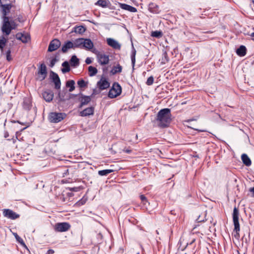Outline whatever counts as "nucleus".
I'll return each instance as SVG.
<instances>
[{
  "label": "nucleus",
  "instance_id": "13",
  "mask_svg": "<svg viewBox=\"0 0 254 254\" xmlns=\"http://www.w3.org/2000/svg\"><path fill=\"white\" fill-rule=\"evenodd\" d=\"M79 95H80L78 99L79 101L80 102L79 108H81L83 106L87 105L91 101L90 96L84 95L81 93H80Z\"/></svg>",
  "mask_w": 254,
  "mask_h": 254
},
{
  "label": "nucleus",
  "instance_id": "38",
  "mask_svg": "<svg viewBox=\"0 0 254 254\" xmlns=\"http://www.w3.org/2000/svg\"><path fill=\"white\" fill-rule=\"evenodd\" d=\"M74 171L72 168L66 169L64 172L63 173V177H64L68 175H70L71 177L73 176Z\"/></svg>",
  "mask_w": 254,
  "mask_h": 254
},
{
  "label": "nucleus",
  "instance_id": "35",
  "mask_svg": "<svg viewBox=\"0 0 254 254\" xmlns=\"http://www.w3.org/2000/svg\"><path fill=\"white\" fill-rule=\"evenodd\" d=\"M122 71V66L119 64L116 66H114L112 69L111 70V73L113 74H115L117 73H120Z\"/></svg>",
  "mask_w": 254,
  "mask_h": 254
},
{
  "label": "nucleus",
  "instance_id": "7",
  "mask_svg": "<svg viewBox=\"0 0 254 254\" xmlns=\"http://www.w3.org/2000/svg\"><path fill=\"white\" fill-rule=\"evenodd\" d=\"M71 225L68 222H58L54 226V230L56 232H65L68 231Z\"/></svg>",
  "mask_w": 254,
  "mask_h": 254
},
{
  "label": "nucleus",
  "instance_id": "21",
  "mask_svg": "<svg viewBox=\"0 0 254 254\" xmlns=\"http://www.w3.org/2000/svg\"><path fill=\"white\" fill-rule=\"evenodd\" d=\"M94 111V107H90L87 108L80 112V115L81 117H86L93 115Z\"/></svg>",
  "mask_w": 254,
  "mask_h": 254
},
{
  "label": "nucleus",
  "instance_id": "63",
  "mask_svg": "<svg viewBox=\"0 0 254 254\" xmlns=\"http://www.w3.org/2000/svg\"><path fill=\"white\" fill-rule=\"evenodd\" d=\"M197 220H198V222H201V221H203V220H199V218H198Z\"/></svg>",
  "mask_w": 254,
  "mask_h": 254
},
{
  "label": "nucleus",
  "instance_id": "3",
  "mask_svg": "<svg viewBox=\"0 0 254 254\" xmlns=\"http://www.w3.org/2000/svg\"><path fill=\"white\" fill-rule=\"evenodd\" d=\"M92 52L96 55L97 62L100 65H104L109 64V56L104 52H100L96 49H94Z\"/></svg>",
  "mask_w": 254,
  "mask_h": 254
},
{
  "label": "nucleus",
  "instance_id": "34",
  "mask_svg": "<svg viewBox=\"0 0 254 254\" xmlns=\"http://www.w3.org/2000/svg\"><path fill=\"white\" fill-rule=\"evenodd\" d=\"M149 10L153 13H158V6L153 3H150L149 4Z\"/></svg>",
  "mask_w": 254,
  "mask_h": 254
},
{
  "label": "nucleus",
  "instance_id": "60",
  "mask_svg": "<svg viewBox=\"0 0 254 254\" xmlns=\"http://www.w3.org/2000/svg\"><path fill=\"white\" fill-rule=\"evenodd\" d=\"M12 123H18L19 124H21V123L19 122V121H11Z\"/></svg>",
  "mask_w": 254,
  "mask_h": 254
},
{
  "label": "nucleus",
  "instance_id": "6",
  "mask_svg": "<svg viewBox=\"0 0 254 254\" xmlns=\"http://www.w3.org/2000/svg\"><path fill=\"white\" fill-rule=\"evenodd\" d=\"M122 93V87L118 82H114L108 93V97L114 98L120 95Z\"/></svg>",
  "mask_w": 254,
  "mask_h": 254
},
{
  "label": "nucleus",
  "instance_id": "2",
  "mask_svg": "<svg viewBox=\"0 0 254 254\" xmlns=\"http://www.w3.org/2000/svg\"><path fill=\"white\" fill-rule=\"evenodd\" d=\"M18 25L14 20H9V18H5L4 20L2 21V26L1 30L5 36H8L12 30L15 29Z\"/></svg>",
  "mask_w": 254,
  "mask_h": 254
},
{
  "label": "nucleus",
  "instance_id": "16",
  "mask_svg": "<svg viewBox=\"0 0 254 254\" xmlns=\"http://www.w3.org/2000/svg\"><path fill=\"white\" fill-rule=\"evenodd\" d=\"M15 37L17 40L21 41L23 43H26L30 40V35L28 34L18 33L16 34Z\"/></svg>",
  "mask_w": 254,
  "mask_h": 254
},
{
  "label": "nucleus",
  "instance_id": "24",
  "mask_svg": "<svg viewBox=\"0 0 254 254\" xmlns=\"http://www.w3.org/2000/svg\"><path fill=\"white\" fill-rule=\"evenodd\" d=\"M242 160L243 163L247 166H251L252 164L251 160L246 154H243L241 156Z\"/></svg>",
  "mask_w": 254,
  "mask_h": 254
},
{
  "label": "nucleus",
  "instance_id": "62",
  "mask_svg": "<svg viewBox=\"0 0 254 254\" xmlns=\"http://www.w3.org/2000/svg\"><path fill=\"white\" fill-rule=\"evenodd\" d=\"M250 35H251V37H254V32H253L252 33H251Z\"/></svg>",
  "mask_w": 254,
  "mask_h": 254
},
{
  "label": "nucleus",
  "instance_id": "14",
  "mask_svg": "<svg viewBox=\"0 0 254 254\" xmlns=\"http://www.w3.org/2000/svg\"><path fill=\"white\" fill-rule=\"evenodd\" d=\"M38 74L39 75V78L40 80L42 81L45 79L47 75V67L44 64H42L39 67L38 71Z\"/></svg>",
  "mask_w": 254,
  "mask_h": 254
},
{
  "label": "nucleus",
  "instance_id": "44",
  "mask_svg": "<svg viewBox=\"0 0 254 254\" xmlns=\"http://www.w3.org/2000/svg\"><path fill=\"white\" fill-rule=\"evenodd\" d=\"M6 58L7 61L10 62L12 60L11 56V50L9 49L6 52Z\"/></svg>",
  "mask_w": 254,
  "mask_h": 254
},
{
  "label": "nucleus",
  "instance_id": "28",
  "mask_svg": "<svg viewBox=\"0 0 254 254\" xmlns=\"http://www.w3.org/2000/svg\"><path fill=\"white\" fill-rule=\"evenodd\" d=\"M70 63L71 66L76 67L79 64V59L77 58L75 55H73L70 60Z\"/></svg>",
  "mask_w": 254,
  "mask_h": 254
},
{
  "label": "nucleus",
  "instance_id": "17",
  "mask_svg": "<svg viewBox=\"0 0 254 254\" xmlns=\"http://www.w3.org/2000/svg\"><path fill=\"white\" fill-rule=\"evenodd\" d=\"M93 43L90 39L84 38L82 49H84L87 50H91L92 51L94 49H93Z\"/></svg>",
  "mask_w": 254,
  "mask_h": 254
},
{
  "label": "nucleus",
  "instance_id": "10",
  "mask_svg": "<svg viewBox=\"0 0 254 254\" xmlns=\"http://www.w3.org/2000/svg\"><path fill=\"white\" fill-rule=\"evenodd\" d=\"M61 43L58 39H55L52 40L49 45L48 52H53L57 50L61 46Z\"/></svg>",
  "mask_w": 254,
  "mask_h": 254
},
{
  "label": "nucleus",
  "instance_id": "36",
  "mask_svg": "<svg viewBox=\"0 0 254 254\" xmlns=\"http://www.w3.org/2000/svg\"><path fill=\"white\" fill-rule=\"evenodd\" d=\"M88 72H89V75L90 76H93L97 73L98 70L97 69L92 66H89L88 67Z\"/></svg>",
  "mask_w": 254,
  "mask_h": 254
},
{
  "label": "nucleus",
  "instance_id": "5",
  "mask_svg": "<svg viewBox=\"0 0 254 254\" xmlns=\"http://www.w3.org/2000/svg\"><path fill=\"white\" fill-rule=\"evenodd\" d=\"M66 116L64 113L52 112L49 114L48 119L51 123H58L64 120Z\"/></svg>",
  "mask_w": 254,
  "mask_h": 254
},
{
  "label": "nucleus",
  "instance_id": "1",
  "mask_svg": "<svg viewBox=\"0 0 254 254\" xmlns=\"http://www.w3.org/2000/svg\"><path fill=\"white\" fill-rule=\"evenodd\" d=\"M171 110L168 108H164L160 110L157 113L156 121L158 126L161 128L168 127L171 122Z\"/></svg>",
  "mask_w": 254,
  "mask_h": 254
},
{
  "label": "nucleus",
  "instance_id": "30",
  "mask_svg": "<svg viewBox=\"0 0 254 254\" xmlns=\"http://www.w3.org/2000/svg\"><path fill=\"white\" fill-rule=\"evenodd\" d=\"M22 107L25 110H29L31 109V103L29 99L26 98L24 99Z\"/></svg>",
  "mask_w": 254,
  "mask_h": 254
},
{
  "label": "nucleus",
  "instance_id": "52",
  "mask_svg": "<svg viewBox=\"0 0 254 254\" xmlns=\"http://www.w3.org/2000/svg\"><path fill=\"white\" fill-rule=\"evenodd\" d=\"M109 6H107L109 9L114 10L115 9V7L113 5H112L111 3L110 2V4L108 5Z\"/></svg>",
  "mask_w": 254,
  "mask_h": 254
},
{
  "label": "nucleus",
  "instance_id": "57",
  "mask_svg": "<svg viewBox=\"0 0 254 254\" xmlns=\"http://www.w3.org/2000/svg\"><path fill=\"white\" fill-rule=\"evenodd\" d=\"M8 136H9V134H8V132H5L4 133V137L7 138Z\"/></svg>",
  "mask_w": 254,
  "mask_h": 254
},
{
  "label": "nucleus",
  "instance_id": "23",
  "mask_svg": "<svg viewBox=\"0 0 254 254\" xmlns=\"http://www.w3.org/2000/svg\"><path fill=\"white\" fill-rule=\"evenodd\" d=\"M84 38H78L74 40L73 42L74 49H82Z\"/></svg>",
  "mask_w": 254,
  "mask_h": 254
},
{
  "label": "nucleus",
  "instance_id": "25",
  "mask_svg": "<svg viewBox=\"0 0 254 254\" xmlns=\"http://www.w3.org/2000/svg\"><path fill=\"white\" fill-rule=\"evenodd\" d=\"M247 49L245 46L242 45L237 49L236 53L237 55L241 57H243L246 54Z\"/></svg>",
  "mask_w": 254,
  "mask_h": 254
},
{
  "label": "nucleus",
  "instance_id": "37",
  "mask_svg": "<svg viewBox=\"0 0 254 254\" xmlns=\"http://www.w3.org/2000/svg\"><path fill=\"white\" fill-rule=\"evenodd\" d=\"M113 171V170L112 169L103 170L99 171L98 174L101 176H106L110 173H112Z\"/></svg>",
  "mask_w": 254,
  "mask_h": 254
},
{
  "label": "nucleus",
  "instance_id": "56",
  "mask_svg": "<svg viewBox=\"0 0 254 254\" xmlns=\"http://www.w3.org/2000/svg\"><path fill=\"white\" fill-rule=\"evenodd\" d=\"M170 213L172 215H176L175 210H171V211H170Z\"/></svg>",
  "mask_w": 254,
  "mask_h": 254
},
{
  "label": "nucleus",
  "instance_id": "47",
  "mask_svg": "<svg viewBox=\"0 0 254 254\" xmlns=\"http://www.w3.org/2000/svg\"><path fill=\"white\" fill-rule=\"evenodd\" d=\"M57 61L58 60L56 58L53 59L50 62V66L53 67Z\"/></svg>",
  "mask_w": 254,
  "mask_h": 254
},
{
  "label": "nucleus",
  "instance_id": "61",
  "mask_svg": "<svg viewBox=\"0 0 254 254\" xmlns=\"http://www.w3.org/2000/svg\"><path fill=\"white\" fill-rule=\"evenodd\" d=\"M17 20H18V21L19 22H22V21L21 20V19H20V18L19 17H18L17 18Z\"/></svg>",
  "mask_w": 254,
  "mask_h": 254
},
{
  "label": "nucleus",
  "instance_id": "20",
  "mask_svg": "<svg viewBox=\"0 0 254 254\" xmlns=\"http://www.w3.org/2000/svg\"><path fill=\"white\" fill-rule=\"evenodd\" d=\"M119 5L120 7L123 9L127 10L131 12H137V9L135 7H133L130 5L121 2H119Z\"/></svg>",
  "mask_w": 254,
  "mask_h": 254
},
{
  "label": "nucleus",
  "instance_id": "46",
  "mask_svg": "<svg viewBox=\"0 0 254 254\" xmlns=\"http://www.w3.org/2000/svg\"><path fill=\"white\" fill-rule=\"evenodd\" d=\"M140 198L144 204H145L147 202V198L145 197L144 195H140Z\"/></svg>",
  "mask_w": 254,
  "mask_h": 254
},
{
  "label": "nucleus",
  "instance_id": "54",
  "mask_svg": "<svg viewBox=\"0 0 254 254\" xmlns=\"http://www.w3.org/2000/svg\"><path fill=\"white\" fill-rule=\"evenodd\" d=\"M77 96L80 97V95H79V94H71L70 98H72L73 97H75Z\"/></svg>",
  "mask_w": 254,
  "mask_h": 254
},
{
  "label": "nucleus",
  "instance_id": "8",
  "mask_svg": "<svg viewBox=\"0 0 254 254\" xmlns=\"http://www.w3.org/2000/svg\"><path fill=\"white\" fill-rule=\"evenodd\" d=\"M12 4L11 3L4 4L1 3L0 5L1 8V11L2 15V20H4L5 18H9L7 15L10 12V9L12 8Z\"/></svg>",
  "mask_w": 254,
  "mask_h": 254
},
{
  "label": "nucleus",
  "instance_id": "50",
  "mask_svg": "<svg viewBox=\"0 0 254 254\" xmlns=\"http://www.w3.org/2000/svg\"><path fill=\"white\" fill-rule=\"evenodd\" d=\"M85 63L86 64H90L92 63V60L90 58H87L85 60Z\"/></svg>",
  "mask_w": 254,
  "mask_h": 254
},
{
  "label": "nucleus",
  "instance_id": "12",
  "mask_svg": "<svg viewBox=\"0 0 254 254\" xmlns=\"http://www.w3.org/2000/svg\"><path fill=\"white\" fill-rule=\"evenodd\" d=\"M97 86L99 89L103 90L107 89L110 86V83L107 79L102 77L100 80L97 82Z\"/></svg>",
  "mask_w": 254,
  "mask_h": 254
},
{
  "label": "nucleus",
  "instance_id": "42",
  "mask_svg": "<svg viewBox=\"0 0 254 254\" xmlns=\"http://www.w3.org/2000/svg\"><path fill=\"white\" fill-rule=\"evenodd\" d=\"M13 235L14 236V237L17 242H18L19 243H20L21 244H22L23 245H25V243H24L23 240L20 237H19L18 235V234L17 233H13Z\"/></svg>",
  "mask_w": 254,
  "mask_h": 254
},
{
  "label": "nucleus",
  "instance_id": "9",
  "mask_svg": "<svg viewBox=\"0 0 254 254\" xmlns=\"http://www.w3.org/2000/svg\"><path fill=\"white\" fill-rule=\"evenodd\" d=\"M3 214L4 217L12 220L16 219L20 217L19 214L9 209H4Z\"/></svg>",
  "mask_w": 254,
  "mask_h": 254
},
{
  "label": "nucleus",
  "instance_id": "11",
  "mask_svg": "<svg viewBox=\"0 0 254 254\" xmlns=\"http://www.w3.org/2000/svg\"><path fill=\"white\" fill-rule=\"evenodd\" d=\"M51 76L53 82L55 84V88L56 89H60L61 86V82L59 75L53 71L50 72Z\"/></svg>",
  "mask_w": 254,
  "mask_h": 254
},
{
  "label": "nucleus",
  "instance_id": "48",
  "mask_svg": "<svg viewBox=\"0 0 254 254\" xmlns=\"http://www.w3.org/2000/svg\"><path fill=\"white\" fill-rule=\"evenodd\" d=\"M81 190L80 187H73L69 188V190L72 191H79Z\"/></svg>",
  "mask_w": 254,
  "mask_h": 254
},
{
  "label": "nucleus",
  "instance_id": "26",
  "mask_svg": "<svg viewBox=\"0 0 254 254\" xmlns=\"http://www.w3.org/2000/svg\"><path fill=\"white\" fill-rule=\"evenodd\" d=\"M74 30L72 32H74L76 33L82 34L86 31V28L82 25L76 26L73 28Z\"/></svg>",
  "mask_w": 254,
  "mask_h": 254
},
{
  "label": "nucleus",
  "instance_id": "59",
  "mask_svg": "<svg viewBox=\"0 0 254 254\" xmlns=\"http://www.w3.org/2000/svg\"><path fill=\"white\" fill-rule=\"evenodd\" d=\"M6 1V0H0V5L1 4V3L5 2Z\"/></svg>",
  "mask_w": 254,
  "mask_h": 254
},
{
  "label": "nucleus",
  "instance_id": "39",
  "mask_svg": "<svg viewBox=\"0 0 254 254\" xmlns=\"http://www.w3.org/2000/svg\"><path fill=\"white\" fill-rule=\"evenodd\" d=\"M87 200V197L84 196L81 199H80L76 203V205L77 206L83 205L86 202Z\"/></svg>",
  "mask_w": 254,
  "mask_h": 254
},
{
  "label": "nucleus",
  "instance_id": "33",
  "mask_svg": "<svg viewBox=\"0 0 254 254\" xmlns=\"http://www.w3.org/2000/svg\"><path fill=\"white\" fill-rule=\"evenodd\" d=\"M62 66L64 67L62 69L63 73H65L69 72L70 70V66L68 62L65 61L62 64Z\"/></svg>",
  "mask_w": 254,
  "mask_h": 254
},
{
  "label": "nucleus",
  "instance_id": "55",
  "mask_svg": "<svg viewBox=\"0 0 254 254\" xmlns=\"http://www.w3.org/2000/svg\"><path fill=\"white\" fill-rule=\"evenodd\" d=\"M124 151L127 153H130L131 152V150L128 149H124Z\"/></svg>",
  "mask_w": 254,
  "mask_h": 254
},
{
  "label": "nucleus",
  "instance_id": "64",
  "mask_svg": "<svg viewBox=\"0 0 254 254\" xmlns=\"http://www.w3.org/2000/svg\"><path fill=\"white\" fill-rule=\"evenodd\" d=\"M193 120H189V121L188 122H189V121H192Z\"/></svg>",
  "mask_w": 254,
  "mask_h": 254
},
{
  "label": "nucleus",
  "instance_id": "27",
  "mask_svg": "<svg viewBox=\"0 0 254 254\" xmlns=\"http://www.w3.org/2000/svg\"><path fill=\"white\" fill-rule=\"evenodd\" d=\"M161 64H165L169 61V58L166 51H164L161 59L160 60Z\"/></svg>",
  "mask_w": 254,
  "mask_h": 254
},
{
  "label": "nucleus",
  "instance_id": "41",
  "mask_svg": "<svg viewBox=\"0 0 254 254\" xmlns=\"http://www.w3.org/2000/svg\"><path fill=\"white\" fill-rule=\"evenodd\" d=\"M151 36L156 38H160L162 36V33L158 31H153L151 33Z\"/></svg>",
  "mask_w": 254,
  "mask_h": 254
},
{
  "label": "nucleus",
  "instance_id": "49",
  "mask_svg": "<svg viewBox=\"0 0 254 254\" xmlns=\"http://www.w3.org/2000/svg\"><path fill=\"white\" fill-rule=\"evenodd\" d=\"M97 239H98V241L100 243L101 242L102 239H103V236H102V234L101 233H99L97 235Z\"/></svg>",
  "mask_w": 254,
  "mask_h": 254
},
{
  "label": "nucleus",
  "instance_id": "32",
  "mask_svg": "<svg viewBox=\"0 0 254 254\" xmlns=\"http://www.w3.org/2000/svg\"><path fill=\"white\" fill-rule=\"evenodd\" d=\"M136 50L134 49V47L132 46L131 54L130 56L131 60V64L132 66V68H134L135 63V55H136Z\"/></svg>",
  "mask_w": 254,
  "mask_h": 254
},
{
  "label": "nucleus",
  "instance_id": "53",
  "mask_svg": "<svg viewBox=\"0 0 254 254\" xmlns=\"http://www.w3.org/2000/svg\"><path fill=\"white\" fill-rule=\"evenodd\" d=\"M55 253L54 251L52 249L49 250L47 252V254H54Z\"/></svg>",
  "mask_w": 254,
  "mask_h": 254
},
{
  "label": "nucleus",
  "instance_id": "58",
  "mask_svg": "<svg viewBox=\"0 0 254 254\" xmlns=\"http://www.w3.org/2000/svg\"><path fill=\"white\" fill-rule=\"evenodd\" d=\"M195 130L199 131V132H204V131H206L204 129H195Z\"/></svg>",
  "mask_w": 254,
  "mask_h": 254
},
{
  "label": "nucleus",
  "instance_id": "40",
  "mask_svg": "<svg viewBox=\"0 0 254 254\" xmlns=\"http://www.w3.org/2000/svg\"><path fill=\"white\" fill-rule=\"evenodd\" d=\"M77 84L80 88H84L87 86V83L85 82L83 79H81L77 81Z\"/></svg>",
  "mask_w": 254,
  "mask_h": 254
},
{
  "label": "nucleus",
  "instance_id": "51",
  "mask_svg": "<svg viewBox=\"0 0 254 254\" xmlns=\"http://www.w3.org/2000/svg\"><path fill=\"white\" fill-rule=\"evenodd\" d=\"M249 191L252 192V197H254V187L253 188H251L249 189Z\"/></svg>",
  "mask_w": 254,
  "mask_h": 254
},
{
  "label": "nucleus",
  "instance_id": "22",
  "mask_svg": "<svg viewBox=\"0 0 254 254\" xmlns=\"http://www.w3.org/2000/svg\"><path fill=\"white\" fill-rule=\"evenodd\" d=\"M4 35L0 37V49L2 54L3 53V48L8 41V39Z\"/></svg>",
  "mask_w": 254,
  "mask_h": 254
},
{
  "label": "nucleus",
  "instance_id": "29",
  "mask_svg": "<svg viewBox=\"0 0 254 254\" xmlns=\"http://www.w3.org/2000/svg\"><path fill=\"white\" fill-rule=\"evenodd\" d=\"M110 4V1L109 0H98L96 3L95 5H99L102 7H107Z\"/></svg>",
  "mask_w": 254,
  "mask_h": 254
},
{
  "label": "nucleus",
  "instance_id": "31",
  "mask_svg": "<svg viewBox=\"0 0 254 254\" xmlns=\"http://www.w3.org/2000/svg\"><path fill=\"white\" fill-rule=\"evenodd\" d=\"M75 82L73 80H69L66 81V86L69 87L68 91L69 92H72L75 89Z\"/></svg>",
  "mask_w": 254,
  "mask_h": 254
},
{
  "label": "nucleus",
  "instance_id": "15",
  "mask_svg": "<svg viewBox=\"0 0 254 254\" xmlns=\"http://www.w3.org/2000/svg\"><path fill=\"white\" fill-rule=\"evenodd\" d=\"M43 99L47 102L52 101L54 98V92L51 90H47L42 93Z\"/></svg>",
  "mask_w": 254,
  "mask_h": 254
},
{
  "label": "nucleus",
  "instance_id": "45",
  "mask_svg": "<svg viewBox=\"0 0 254 254\" xmlns=\"http://www.w3.org/2000/svg\"><path fill=\"white\" fill-rule=\"evenodd\" d=\"M154 82V77L153 76H151L149 77L148 78L146 84L147 85H151Z\"/></svg>",
  "mask_w": 254,
  "mask_h": 254
},
{
  "label": "nucleus",
  "instance_id": "19",
  "mask_svg": "<svg viewBox=\"0 0 254 254\" xmlns=\"http://www.w3.org/2000/svg\"><path fill=\"white\" fill-rule=\"evenodd\" d=\"M74 49L73 42L70 41H66L64 42L62 48V52L66 53L69 49Z\"/></svg>",
  "mask_w": 254,
  "mask_h": 254
},
{
  "label": "nucleus",
  "instance_id": "4",
  "mask_svg": "<svg viewBox=\"0 0 254 254\" xmlns=\"http://www.w3.org/2000/svg\"><path fill=\"white\" fill-rule=\"evenodd\" d=\"M239 210L237 207H235L233 212V221L234 225V232L235 233L234 236L236 238H238L240 236L239 232L240 228L239 222Z\"/></svg>",
  "mask_w": 254,
  "mask_h": 254
},
{
  "label": "nucleus",
  "instance_id": "18",
  "mask_svg": "<svg viewBox=\"0 0 254 254\" xmlns=\"http://www.w3.org/2000/svg\"><path fill=\"white\" fill-rule=\"evenodd\" d=\"M107 43L109 46L115 49L120 50L121 49V45L114 39L108 38Z\"/></svg>",
  "mask_w": 254,
  "mask_h": 254
},
{
  "label": "nucleus",
  "instance_id": "43",
  "mask_svg": "<svg viewBox=\"0 0 254 254\" xmlns=\"http://www.w3.org/2000/svg\"><path fill=\"white\" fill-rule=\"evenodd\" d=\"M58 96L59 102H64L65 100L64 98V95L61 93V91H59Z\"/></svg>",
  "mask_w": 254,
  "mask_h": 254
}]
</instances>
